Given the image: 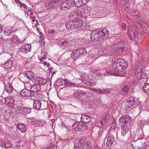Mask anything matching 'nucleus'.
<instances>
[{
	"instance_id": "nucleus-44",
	"label": "nucleus",
	"mask_w": 149,
	"mask_h": 149,
	"mask_svg": "<svg viewBox=\"0 0 149 149\" xmlns=\"http://www.w3.org/2000/svg\"><path fill=\"white\" fill-rule=\"evenodd\" d=\"M19 40V39L18 37L15 35H13L10 39V40L13 42H15V41H18Z\"/></svg>"
},
{
	"instance_id": "nucleus-47",
	"label": "nucleus",
	"mask_w": 149,
	"mask_h": 149,
	"mask_svg": "<svg viewBox=\"0 0 149 149\" xmlns=\"http://www.w3.org/2000/svg\"><path fill=\"white\" fill-rule=\"evenodd\" d=\"M83 2L82 1H79L78 2H77L76 3H75V6L78 8H80L82 5Z\"/></svg>"
},
{
	"instance_id": "nucleus-6",
	"label": "nucleus",
	"mask_w": 149,
	"mask_h": 149,
	"mask_svg": "<svg viewBox=\"0 0 149 149\" xmlns=\"http://www.w3.org/2000/svg\"><path fill=\"white\" fill-rule=\"evenodd\" d=\"M108 134L107 144V146H110L115 142V139L117 137V135L115 130H113L111 132L109 133Z\"/></svg>"
},
{
	"instance_id": "nucleus-22",
	"label": "nucleus",
	"mask_w": 149,
	"mask_h": 149,
	"mask_svg": "<svg viewBox=\"0 0 149 149\" xmlns=\"http://www.w3.org/2000/svg\"><path fill=\"white\" fill-rule=\"evenodd\" d=\"M91 119V118L89 116L87 115H82L81 117V121L86 123L90 122Z\"/></svg>"
},
{
	"instance_id": "nucleus-30",
	"label": "nucleus",
	"mask_w": 149,
	"mask_h": 149,
	"mask_svg": "<svg viewBox=\"0 0 149 149\" xmlns=\"http://www.w3.org/2000/svg\"><path fill=\"white\" fill-rule=\"evenodd\" d=\"M22 133H24L26 130V126L23 124H19L17 127Z\"/></svg>"
},
{
	"instance_id": "nucleus-1",
	"label": "nucleus",
	"mask_w": 149,
	"mask_h": 149,
	"mask_svg": "<svg viewBox=\"0 0 149 149\" xmlns=\"http://www.w3.org/2000/svg\"><path fill=\"white\" fill-rule=\"evenodd\" d=\"M74 148L75 149H91L93 147L91 142L87 141L86 138H77L74 141Z\"/></svg>"
},
{
	"instance_id": "nucleus-62",
	"label": "nucleus",
	"mask_w": 149,
	"mask_h": 149,
	"mask_svg": "<svg viewBox=\"0 0 149 149\" xmlns=\"http://www.w3.org/2000/svg\"><path fill=\"white\" fill-rule=\"evenodd\" d=\"M143 133H141L140 134V136H138V140H140L143 139Z\"/></svg>"
},
{
	"instance_id": "nucleus-8",
	"label": "nucleus",
	"mask_w": 149,
	"mask_h": 149,
	"mask_svg": "<svg viewBox=\"0 0 149 149\" xmlns=\"http://www.w3.org/2000/svg\"><path fill=\"white\" fill-rule=\"evenodd\" d=\"M126 101L127 102L124 106V108L125 110L128 109L131 107L133 106L136 102L135 98L133 97H131L129 98Z\"/></svg>"
},
{
	"instance_id": "nucleus-34",
	"label": "nucleus",
	"mask_w": 149,
	"mask_h": 149,
	"mask_svg": "<svg viewBox=\"0 0 149 149\" xmlns=\"http://www.w3.org/2000/svg\"><path fill=\"white\" fill-rule=\"evenodd\" d=\"M132 15L134 16L135 18L137 19L141 16V14L139 13L138 10H132Z\"/></svg>"
},
{
	"instance_id": "nucleus-26",
	"label": "nucleus",
	"mask_w": 149,
	"mask_h": 149,
	"mask_svg": "<svg viewBox=\"0 0 149 149\" xmlns=\"http://www.w3.org/2000/svg\"><path fill=\"white\" fill-rule=\"evenodd\" d=\"M5 86V90L9 94L11 93L13 91V88L11 84L8 83Z\"/></svg>"
},
{
	"instance_id": "nucleus-11",
	"label": "nucleus",
	"mask_w": 149,
	"mask_h": 149,
	"mask_svg": "<svg viewBox=\"0 0 149 149\" xmlns=\"http://www.w3.org/2000/svg\"><path fill=\"white\" fill-rule=\"evenodd\" d=\"M74 21L75 26V29H77L79 30L81 29L83 30L86 29V28L83 26V23L82 21L81 20H77V19H74Z\"/></svg>"
},
{
	"instance_id": "nucleus-54",
	"label": "nucleus",
	"mask_w": 149,
	"mask_h": 149,
	"mask_svg": "<svg viewBox=\"0 0 149 149\" xmlns=\"http://www.w3.org/2000/svg\"><path fill=\"white\" fill-rule=\"evenodd\" d=\"M117 42L119 44H122L123 45H125V43L124 42L123 40L122 39H118L117 40Z\"/></svg>"
},
{
	"instance_id": "nucleus-20",
	"label": "nucleus",
	"mask_w": 149,
	"mask_h": 149,
	"mask_svg": "<svg viewBox=\"0 0 149 149\" xmlns=\"http://www.w3.org/2000/svg\"><path fill=\"white\" fill-rule=\"evenodd\" d=\"M136 77L139 79V81H143L144 83L146 82L148 79V76L146 74L144 73H142L139 75L136 76Z\"/></svg>"
},
{
	"instance_id": "nucleus-28",
	"label": "nucleus",
	"mask_w": 149,
	"mask_h": 149,
	"mask_svg": "<svg viewBox=\"0 0 149 149\" xmlns=\"http://www.w3.org/2000/svg\"><path fill=\"white\" fill-rule=\"evenodd\" d=\"M80 56L77 50H75L72 51L71 54V57L73 59H77Z\"/></svg>"
},
{
	"instance_id": "nucleus-18",
	"label": "nucleus",
	"mask_w": 149,
	"mask_h": 149,
	"mask_svg": "<svg viewBox=\"0 0 149 149\" xmlns=\"http://www.w3.org/2000/svg\"><path fill=\"white\" fill-rule=\"evenodd\" d=\"M74 22V19L72 21L67 22L65 24L66 28L68 29H74L75 28V23Z\"/></svg>"
},
{
	"instance_id": "nucleus-51",
	"label": "nucleus",
	"mask_w": 149,
	"mask_h": 149,
	"mask_svg": "<svg viewBox=\"0 0 149 149\" xmlns=\"http://www.w3.org/2000/svg\"><path fill=\"white\" fill-rule=\"evenodd\" d=\"M94 101L97 102L96 104L97 105L100 104L101 102V99L100 98H95Z\"/></svg>"
},
{
	"instance_id": "nucleus-3",
	"label": "nucleus",
	"mask_w": 149,
	"mask_h": 149,
	"mask_svg": "<svg viewBox=\"0 0 149 149\" xmlns=\"http://www.w3.org/2000/svg\"><path fill=\"white\" fill-rule=\"evenodd\" d=\"M127 63H123L118 60H116L112 64L111 69L115 71L122 72L127 67Z\"/></svg>"
},
{
	"instance_id": "nucleus-17",
	"label": "nucleus",
	"mask_w": 149,
	"mask_h": 149,
	"mask_svg": "<svg viewBox=\"0 0 149 149\" xmlns=\"http://www.w3.org/2000/svg\"><path fill=\"white\" fill-rule=\"evenodd\" d=\"M31 91L30 90L26 89H24L22 90L20 92V94L24 97H30L32 96L31 93Z\"/></svg>"
},
{
	"instance_id": "nucleus-63",
	"label": "nucleus",
	"mask_w": 149,
	"mask_h": 149,
	"mask_svg": "<svg viewBox=\"0 0 149 149\" xmlns=\"http://www.w3.org/2000/svg\"><path fill=\"white\" fill-rule=\"evenodd\" d=\"M56 31L54 29L50 30L49 31H48V33H50V34L56 33Z\"/></svg>"
},
{
	"instance_id": "nucleus-43",
	"label": "nucleus",
	"mask_w": 149,
	"mask_h": 149,
	"mask_svg": "<svg viewBox=\"0 0 149 149\" xmlns=\"http://www.w3.org/2000/svg\"><path fill=\"white\" fill-rule=\"evenodd\" d=\"M139 79L137 78L134 79L133 81L132 82V83L130 85V86L132 87L136 86L139 82Z\"/></svg>"
},
{
	"instance_id": "nucleus-19",
	"label": "nucleus",
	"mask_w": 149,
	"mask_h": 149,
	"mask_svg": "<svg viewBox=\"0 0 149 149\" xmlns=\"http://www.w3.org/2000/svg\"><path fill=\"white\" fill-rule=\"evenodd\" d=\"M83 83L85 85L91 86H95L96 84V82L95 79L91 78L89 79L88 81H84Z\"/></svg>"
},
{
	"instance_id": "nucleus-53",
	"label": "nucleus",
	"mask_w": 149,
	"mask_h": 149,
	"mask_svg": "<svg viewBox=\"0 0 149 149\" xmlns=\"http://www.w3.org/2000/svg\"><path fill=\"white\" fill-rule=\"evenodd\" d=\"M121 29L123 30H124L126 29L127 28L126 25L125 23H123L121 25Z\"/></svg>"
},
{
	"instance_id": "nucleus-14",
	"label": "nucleus",
	"mask_w": 149,
	"mask_h": 149,
	"mask_svg": "<svg viewBox=\"0 0 149 149\" xmlns=\"http://www.w3.org/2000/svg\"><path fill=\"white\" fill-rule=\"evenodd\" d=\"M31 47V45L30 44H27L22 46L19 49L22 52L26 54L30 51Z\"/></svg>"
},
{
	"instance_id": "nucleus-42",
	"label": "nucleus",
	"mask_w": 149,
	"mask_h": 149,
	"mask_svg": "<svg viewBox=\"0 0 149 149\" xmlns=\"http://www.w3.org/2000/svg\"><path fill=\"white\" fill-rule=\"evenodd\" d=\"M58 7H59L61 9H62L63 8H67L68 9H69L68 7L67 4L66 2L63 3L62 2L60 5H58Z\"/></svg>"
},
{
	"instance_id": "nucleus-16",
	"label": "nucleus",
	"mask_w": 149,
	"mask_h": 149,
	"mask_svg": "<svg viewBox=\"0 0 149 149\" xmlns=\"http://www.w3.org/2000/svg\"><path fill=\"white\" fill-rule=\"evenodd\" d=\"M139 24L145 33L146 34L149 33V25L141 21H140Z\"/></svg>"
},
{
	"instance_id": "nucleus-21",
	"label": "nucleus",
	"mask_w": 149,
	"mask_h": 149,
	"mask_svg": "<svg viewBox=\"0 0 149 149\" xmlns=\"http://www.w3.org/2000/svg\"><path fill=\"white\" fill-rule=\"evenodd\" d=\"M98 37L97 34V30L92 31L90 34L91 40L92 41L95 40H98Z\"/></svg>"
},
{
	"instance_id": "nucleus-27",
	"label": "nucleus",
	"mask_w": 149,
	"mask_h": 149,
	"mask_svg": "<svg viewBox=\"0 0 149 149\" xmlns=\"http://www.w3.org/2000/svg\"><path fill=\"white\" fill-rule=\"evenodd\" d=\"M55 84L57 86H59L61 85H65L66 82L64 80L61 78L58 79L56 81Z\"/></svg>"
},
{
	"instance_id": "nucleus-56",
	"label": "nucleus",
	"mask_w": 149,
	"mask_h": 149,
	"mask_svg": "<svg viewBox=\"0 0 149 149\" xmlns=\"http://www.w3.org/2000/svg\"><path fill=\"white\" fill-rule=\"evenodd\" d=\"M40 62H39V63H41L43 64L44 66H48V65L49 64L47 63V62L46 61H44V60H42V59H40Z\"/></svg>"
},
{
	"instance_id": "nucleus-36",
	"label": "nucleus",
	"mask_w": 149,
	"mask_h": 149,
	"mask_svg": "<svg viewBox=\"0 0 149 149\" xmlns=\"http://www.w3.org/2000/svg\"><path fill=\"white\" fill-rule=\"evenodd\" d=\"M77 50L80 56L84 55L86 53V51L85 48H81Z\"/></svg>"
},
{
	"instance_id": "nucleus-57",
	"label": "nucleus",
	"mask_w": 149,
	"mask_h": 149,
	"mask_svg": "<svg viewBox=\"0 0 149 149\" xmlns=\"http://www.w3.org/2000/svg\"><path fill=\"white\" fill-rule=\"evenodd\" d=\"M79 92L80 93V97H82L84 95H85L86 94L85 92L82 91H80Z\"/></svg>"
},
{
	"instance_id": "nucleus-13",
	"label": "nucleus",
	"mask_w": 149,
	"mask_h": 149,
	"mask_svg": "<svg viewBox=\"0 0 149 149\" xmlns=\"http://www.w3.org/2000/svg\"><path fill=\"white\" fill-rule=\"evenodd\" d=\"M41 89L40 86V85H33L30 88V91H31V95H33L35 93L39 92Z\"/></svg>"
},
{
	"instance_id": "nucleus-49",
	"label": "nucleus",
	"mask_w": 149,
	"mask_h": 149,
	"mask_svg": "<svg viewBox=\"0 0 149 149\" xmlns=\"http://www.w3.org/2000/svg\"><path fill=\"white\" fill-rule=\"evenodd\" d=\"M90 13V14L91 16L92 17H95V16L96 15H97L98 14L97 13L96 11L95 10H94L92 11H89Z\"/></svg>"
},
{
	"instance_id": "nucleus-5",
	"label": "nucleus",
	"mask_w": 149,
	"mask_h": 149,
	"mask_svg": "<svg viewBox=\"0 0 149 149\" xmlns=\"http://www.w3.org/2000/svg\"><path fill=\"white\" fill-rule=\"evenodd\" d=\"M47 107L46 102L40 100H35L33 102V107L36 109L43 110L45 109Z\"/></svg>"
},
{
	"instance_id": "nucleus-52",
	"label": "nucleus",
	"mask_w": 149,
	"mask_h": 149,
	"mask_svg": "<svg viewBox=\"0 0 149 149\" xmlns=\"http://www.w3.org/2000/svg\"><path fill=\"white\" fill-rule=\"evenodd\" d=\"M19 5L20 7L22 9V8L27 9V6H26V5L24 3H21L19 4Z\"/></svg>"
},
{
	"instance_id": "nucleus-40",
	"label": "nucleus",
	"mask_w": 149,
	"mask_h": 149,
	"mask_svg": "<svg viewBox=\"0 0 149 149\" xmlns=\"http://www.w3.org/2000/svg\"><path fill=\"white\" fill-rule=\"evenodd\" d=\"M142 70L141 68L138 67L136 69L134 72V74L136 76L139 75L142 72H141Z\"/></svg>"
},
{
	"instance_id": "nucleus-46",
	"label": "nucleus",
	"mask_w": 149,
	"mask_h": 149,
	"mask_svg": "<svg viewBox=\"0 0 149 149\" xmlns=\"http://www.w3.org/2000/svg\"><path fill=\"white\" fill-rule=\"evenodd\" d=\"M31 109L28 107H25L24 115L29 114L31 112Z\"/></svg>"
},
{
	"instance_id": "nucleus-59",
	"label": "nucleus",
	"mask_w": 149,
	"mask_h": 149,
	"mask_svg": "<svg viewBox=\"0 0 149 149\" xmlns=\"http://www.w3.org/2000/svg\"><path fill=\"white\" fill-rule=\"evenodd\" d=\"M27 15L31 17V16L33 15V12L31 10H28V12H27Z\"/></svg>"
},
{
	"instance_id": "nucleus-12",
	"label": "nucleus",
	"mask_w": 149,
	"mask_h": 149,
	"mask_svg": "<svg viewBox=\"0 0 149 149\" xmlns=\"http://www.w3.org/2000/svg\"><path fill=\"white\" fill-rule=\"evenodd\" d=\"M104 70H95L92 73V75L95 78H101L102 76L105 75L104 73Z\"/></svg>"
},
{
	"instance_id": "nucleus-48",
	"label": "nucleus",
	"mask_w": 149,
	"mask_h": 149,
	"mask_svg": "<svg viewBox=\"0 0 149 149\" xmlns=\"http://www.w3.org/2000/svg\"><path fill=\"white\" fill-rule=\"evenodd\" d=\"M23 145L20 143H18L14 148V149H22Z\"/></svg>"
},
{
	"instance_id": "nucleus-58",
	"label": "nucleus",
	"mask_w": 149,
	"mask_h": 149,
	"mask_svg": "<svg viewBox=\"0 0 149 149\" xmlns=\"http://www.w3.org/2000/svg\"><path fill=\"white\" fill-rule=\"evenodd\" d=\"M100 130L98 132L99 136H101L102 134H103L104 131H103V129L102 128H100Z\"/></svg>"
},
{
	"instance_id": "nucleus-24",
	"label": "nucleus",
	"mask_w": 149,
	"mask_h": 149,
	"mask_svg": "<svg viewBox=\"0 0 149 149\" xmlns=\"http://www.w3.org/2000/svg\"><path fill=\"white\" fill-rule=\"evenodd\" d=\"M1 144L3 146L6 148H10L11 147V144L10 142L6 139H5L2 141Z\"/></svg>"
},
{
	"instance_id": "nucleus-37",
	"label": "nucleus",
	"mask_w": 149,
	"mask_h": 149,
	"mask_svg": "<svg viewBox=\"0 0 149 149\" xmlns=\"http://www.w3.org/2000/svg\"><path fill=\"white\" fill-rule=\"evenodd\" d=\"M129 87L127 85H125L124 86L122 89V94L123 95H125L127 94Z\"/></svg>"
},
{
	"instance_id": "nucleus-7",
	"label": "nucleus",
	"mask_w": 149,
	"mask_h": 149,
	"mask_svg": "<svg viewBox=\"0 0 149 149\" xmlns=\"http://www.w3.org/2000/svg\"><path fill=\"white\" fill-rule=\"evenodd\" d=\"M98 41H100L105 38H108L109 36L108 31L106 29H104L102 30H97Z\"/></svg>"
},
{
	"instance_id": "nucleus-39",
	"label": "nucleus",
	"mask_w": 149,
	"mask_h": 149,
	"mask_svg": "<svg viewBox=\"0 0 149 149\" xmlns=\"http://www.w3.org/2000/svg\"><path fill=\"white\" fill-rule=\"evenodd\" d=\"M12 62L11 61H7L4 64V65L6 69H10L12 67Z\"/></svg>"
},
{
	"instance_id": "nucleus-41",
	"label": "nucleus",
	"mask_w": 149,
	"mask_h": 149,
	"mask_svg": "<svg viewBox=\"0 0 149 149\" xmlns=\"http://www.w3.org/2000/svg\"><path fill=\"white\" fill-rule=\"evenodd\" d=\"M32 124L35 126H40L42 125L41 121L34 120L32 122Z\"/></svg>"
},
{
	"instance_id": "nucleus-32",
	"label": "nucleus",
	"mask_w": 149,
	"mask_h": 149,
	"mask_svg": "<svg viewBox=\"0 0 149 149\" xmlns=\"http://www.w3.org/2000/svg\"><path fill=\"white\" fill-rule=\"evenodd\" d=\"M144 92L147 95H149V84H145L143 87Z\"/></svg>"
},
{
	"instance_id": "nucleus-15",
	"label": "nucleus",
	"mask_w": 149,
	"mask_h": 149,
	"mask_svg": "<svg viewBox=\"0 0 149 149\" xmlns=\"http://www.w3.org/2000/svg\"><path fill=\"white\" fill-rule=\"evenodd\" d=\"M5 104L10 107L11 108H13L14 107L13 106L14 101L12 97H6L4 99Z\"/></svg>"
},
{
	"instance_id": "nucleus-38",
	"label": "nucleus",
	"mask_w": 149,
	"mask_h": 149,
	"mask_svg": "<svg viewBox=\"0 0 149 149\" xmlns=\"http://www.w3.org/2000/svg\"><path fill=\"white\" fill-rule=\"evenodd\" d=\"M68 8L72 7L74 6L75 3L74 0H68L66 2Z\"/></svg>"
},
{
	"instance_id": "nucleus-23",
	"label": "nucleus",
	"mask_w": 149,
	"mask_h": 149,
	"mask_svg": "<svg viewBox=\"0 0 149 149\" xmlns=\"http://www.w3.org/2000/svg\"><path fill=\"white\" fill-rule=\"evenodd\" d=\"M128 125L124 124L122 127V130L121 132V135L123 136H124L127 132L129 130V127L127 126Z\"/></svg>"
},
{
	"instance_id": "nucleus-55",
	"label": "nucleus",
	"mask_w": 149,
	"mask_h": 149,
	"mask_svg": "<svg viewBox=\"0 0 149 149\" xmlns=\"http://www.w3.org/2000/svg\"><path fill=\"white\" fill-rule=\"evenodd\" d=\"M34 15L31 16V19L32 22H34L35 21H36V25L38 23V21L37 20H35V17H34Z\"/></svg>"
},
{
	"instance_id": "nucleus-45",
	"label": "nucleus",
	"mask_w": 149,
	"mask_h": 149,
	"mask_svg": "<svg viewBox=\"0 0 149 149\" xmlns=\"http://www.w3.org/2000/svg\"><path fill=\"white\" fill-rule=\"evenodd\" d=\"M80 92L77 91H76L74 93V96L76 98L78 99L80 98Z\"/></svg>"
},
{
	"instance_id": "nucleus-60",
	"label": "nucleus",
	"mask_w": 149,
	"mask_h": 149,
	"mask_svg": "<svg viewBox=\"0 0 149 149\" xmlns=\"http://www.w3.org/2000/svg\"><path fill=\"white\" fill-rule=\"evenodd\" d=\"M110 92V91L107 89H103V93H109Z\"/></svg>"
},
{
	"instance_id": "nucleus-9",
	"label": "nucleus",
	"mask_w": 149,
	"mask_h": 149,
	"mask_svg": "<svg viewBox=\"0 0 149 149\" xmlns=\"http://www.w3.org/2000/svg\"><path fill=\"white\" fill-rule=\"evenodd\" d=\"M58 0H48L45 5V7L47 8V9L56 8L57 6V3L58 2Z\"/></svg>"
},
{
	"instance_id": "nucleus-4",
	"label": "nucleus",
	"mask_w": 149,
	"mask_h": 149,
	"mask_svg": "<svg viewBox=\"0 0 149 149\" xmlns=\"http://www.w3.org/2000/svg\"><path fill=\"white\" fill-rule=\"evenodd\" d=\"M73 129L75 131H81L88 129V125L83 122H75L73 124Z\"/></svg>"
},
{
	"instance_id": "nucleus-64",
	"label": "nucleus",
	"mask_w": 149,
	"mask_h": 149,
	"mask_svg": "<svg viewBox=\"0 0 149 149\" xmlns=\"http://www.w3.org/2000/svg\"><path fill=\"white\" fill-rule=\"evenodd\" d=\"M10 113L9 112H5V116L6 117V118H7L9 117V116H10Z\"/></svg>"
},
{
	"instance_id": "nucleus-29",
	"label": "nucleus",
	"mask_w": 149,
	"mask_h": 149,
	"mask_svg": "<svg viewBox=\"0 0 149 149\" xmlns=\"http://www.w3.org/2000/svg\"><path fill=\"white\" fill-rule=\"evenodd\" d=\"M127 48L125 47H120L116 50L117 52H118L120 54L121 53V54H125L126 53V51L127 50Z\"/></svg>"
},
{
	"instance_id": "nucleus-25",
	"label": "nucleus",
	"mask_w": 149,
	"mask_h": 149,
	"mask_svg": "<svg viewBox=\"0 0 149 149\" xmlns=\"http://www.w3.org/2000/svg\"><path fill=\"white\" fill-rule=\"evenodd\" d=\"M24 74L25 76L29 79H33L35 76L34 73L31 71H27Z\"/></svg>"
},
{
	"instance_id": "nucleus-33",
	"label": "nucleus",
	"mask_w": 149,
	"mask_h": 149,
	"mask_svg": "<svg viewBox=\"0 0 149 149\" xmlns=\"http://www.w3.org/2000/svg\"><path fill=\"white\" fill-rule=\"evenodd\" d=\"M109 117V115L107 113H104L102 117V123L103 124L107 122Z\"/></svg>"
},
{
	"instance_id": "nucleus-31",
	"label": "nucleus",
	"mask_w": 149,
	"mask_h": 149,
	"mask_svg": "<svg viewBox=\"0 0 149 149\" xmlns=\"http://www.w3.org/2000/svg\"><path fill=\"white\" fill-rule=\"evenodd\" d=\"M99 15L103 17L108 15L109 13V10H99Z\"/></svg>"
},
{
	"instance_id": "nucleus-2",
	"label": "nucleus",
	"mask_w": 149,
	"mask_h": 149,
	"mask_svg": "<svg viewBox=\"0 0 149 149\" xmlns=\"http://www.w3.org/2000/svg\"><path fill=\"white\" fill-rule=\"evenodd\" d=\"M127 33L130 40H133L134 39L136 42H138L142 41V36L140 32L136 30L134 31L130 28H128Z\"/></svg>"
},
{
	"instance_id": "nucleus-61",
	"label": "nucleus",
	"mask_w": 149,
	"mask_h": 149,
	"mask_svg": "<svg viewBox=\"0 0 149 149\" xmlns=\"http://www.w3.org/2000/svg\"><path fill=\"white\" fill-rule=\"evenodd\" d=\"M125 117H123V116L122 118H120L119 119V122L120 123L121 122L124 123H125Z\"/></svg>"
},
{
	"instance_id": "nucleus-10",
	"label": "nucleus",
	"mask_w": 149,
	"mask_h": 149,
	"mask_svg": "<svg viewBox=\"0 0 149 149\" xmlns=\"http://www.w3.org/2000/svg\"><path fill=\"white\" fill-rule=\"evenodd\" d=\"M47 81V79L42 77L36 78L34 79L32 81L34 84L38 85L45 84Z\"/></svg>"
},
{
	"instance_id": "nucleus-50",
	"label": "nucleus",
	"mask_w": 149,
	"mask_h": 149,
	"mask_svg": "<svg viewBox=\"0 0 149 149\" xmlns=\"http://www.w3.org/2000/svg\"><path fill=\"white\" fill-rule=\"evenodd\" d=\"M104 70V72H106L107 73L109 74H111L112 75L114 74V72L115 71L113 70L112 69L111 70Z\"/></svg>"
},
{
	"instance_id": "nucleus-35",
	"label": "nucleus",
	"mask_w": 149,
	"mask_h": 149,
	"mask_svg": "<svg viewBox=\"0 0 149 149\" xmlns=\"http://www.w3.org/2000/svg\"><path fill=\"white\" fill-rule=\"evenodd\" d=\"M123 117H125V124L130 123L132 121V118L130 116L128 115L124 116Z\"/></svg>"
}]
</instances>
